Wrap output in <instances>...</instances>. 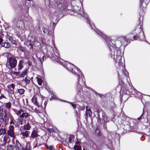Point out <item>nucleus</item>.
<instances>
[{
	"label": "nucleus",
	"mask_w": 150,
	"mask_h": 150,
	"mask_svg": "<svg viewBox=\"0 0 150 150\" xmlns=\"http://www.w3.org/2000/svg\"><path fill=\"white\" fill-rule=\"evenodd\" d=\"M122 38H125V37H123Z\"/></svg>",
	"instance_id": "62"
},
{
	"label": "nucleus",
	"mask_w": 150,
	"mask_h": 150,
	"mask_svg": "<svg viewBox=\"0 0 150 150\" xmlns=\"http://www.w3.org/2000/svg\"><path fill=\"white\" fill-rule=\"evenodd\" d=\"M141 118H142L140 116V117H139V118H138V120H140L141 119Z\"/></svg>",
	"instance_id": "53"
},
{
	"label": "nucleus",
	"mask_w": 150,
	"mask_h": 150,
	"mask_svg": "<svg viewBox=\"0 0 150 150\" xmlns=\"http://www.w3.org/2000/svg\"><path fill=\"white\" fill-rule=\"evenodd\" d=\"M23 150H31L29 148L27 147L25 148H24L23 149Z\"/></svg>",
	"instance_id": "44"
},
{
	"label": "nucleus",
	"mask_w": 150,
	"mask_h": 150,
	"mask_svg": "<svg viewBox=\"0 0 150 150\" xmlns=\"http://www.w3.org/2000/svg\"><path fill=\"white\" fill-rule=\"evenodd\" d=\"M21 118L18 119V122L19 124H20L21 125H22L24 123L25 120H24V119H23V118Z\"/></svg>",
	"instance_id": "17"
},
{
	"label": "nucleus",
	"mask_w": 150,
	"mask_h": 150,
	"mask_svg": "<svg viewBox=\"0 0 150 150\" xmlns=\"http://www.w3.org/2000/svg\"><path fill=\"white\" fill-rule=\"evenodd\" d=\"M99 96H100L101 97H102V96H103L102 95L99 94Z\"/></svg>",
	"instance_id": "57"
},
{
	"label": "nucleus",
	"mask_w": 150,
	"mask_h": 150,
	"mask_svg": "<svg viewBox=\"0 0 150 150\" xmlns=\"http://www.w3.org/2000/svg\"><path fill=\"white\" fill-rule=\"evenodd\" d=\"M137 93L139 95V96H138V97H140L141 96V93Z\"/></svg>",
	"instance_id": "50"
},
{
	"label": "nucleus",
	"mask_w": 150,
	"mask_h": 150,
	"mask_svg": "<svg viewBox=\"0 0 150 150\" xmlns=\"http://www.w3.org/2000/svg\"><path fill=\"white\" fill-rule=\"evenodd\" d=\"M3 98L6 99L7 98L3 94H1L0 96V100Z\"/></svg>",
	"instance_id": "33"
},
{
	"label": "nucleus",
	"mask_w": 150,
	"mask_h": 150,
	"mask_svg": "<svg viewBox=\"0 0 150 150\" xmlns=\"http://www.w3.org/2000/svg\"><path fill=\"white\" fill-rule=\"evenodd\" d=\"M118 76H119V74L118 73Z\"/></svg>",
	"instance_id": "63"
},
{
	"label": "nucleus",
	"mask_w": 150,
	"mask_h": 150,
	"mask_svg": "<svg viewBox=\"0 0 150 150\" xmlns=\"http://www.w3.org/2000/svg\"><path fill=\"white\" fill-rule=\"evenodd\" d=\"M14 129L13 126V125H10L8 127V129L7 131V133L8 135L13 138L15 137Z\"/></svg>",
	"instance_id": "6"
},
{
	"label": "nucleus",
	"mask_w": 150,
	"mask_h": 150,
	"mask_svg": "<svg viewBox=\"0 0 150 150\" xmlns=\"http://www.w3.org/2000/svg\"><path fill=\"white\" fill-rule=\"evenodd\" d=\"M15 38H8L9 41L14 44H16L17 43V41L15 40Z\"/></svg>",
	"instance_id": "21"
},
{
	"label": "nucleus",
	"mask_w": 150,
	"mask_h": 150,
	"mask_svg": "<svg viewBox=\"0 0 150 150\" xmlns=\"http://www.w3.org/2000/svg\"><path fill=\"white\" fill-rule=\"evenodd\" d=\"M28 131H25L24 132H23L21 134L24 137H27L28 136Z\"/></svg>",
	"instance_id": "19"
},
{
	"label": "nucleus",
	"mask_w": 150,
	"mask_h": 150,
	"mask_svg": "<svg viewBox=\"0 0 150 150\" xmlns=\"http://www.w3.org/2000/svg\"><path fill=\"white\" fill-rule=\"evenodd\" d=\"M23 48H22V47H21L20 48V50L22 51H23Z\"/></svg>",
	"instance_id": "54"
},
{
	"label": "nucleus",
	"mask_w": 150,
	"mask_h": 150,
	"mask_svg": "<svg viewBox=\"0 0 150 150\" xmlns=\"http://www.w3.org/2000/svg\"><path fill=\"white\" fill-rule=\"evenodd\" d=\"M47 130L50 133L54 131L53 129L51 128H48Z\"/></svg>",
	"instance_id": "37"
},
{
	"label": "nucleus",
	"mask_w": 150,
	"mask_h": 150,
	"mask_svg": "<svg viewBox=\"0 0 150 150\" xmlns=\"http://www.w3.org/2000/svg\"><path fill=\"white\" fill-rule=\"evenodd\" d=\"M140 1H141L140 0ZM143 1H141L140 4L139 6V7L143 11L144 7L142 5L143 2H142Z\"/></svg>",
	"instance_id": "31"
},
{
	"label": "nucleus",
	"mask_w": 150,
	"mask_h": 150,
	"mask_svg": "<svg viewBox=\"0 0 150 150\" xmlns=\"http://www.w3.org/2000/svg\"><path fill=\"white\" fill-rule=\"evenodd\" d=\"M21 61L19 62V63L18 65V69L19 70L21 69L23 67L22 64L21 63Z\"/></svg>",
	"instance_id": "30"
},
{
	"label": "nucleus",
	"mask_w": 150,
	"mask_h": 150,
	"mask_svg": "<svg viewBox=\"0 0 150 150\" xmlns=\"http://www.w3.org/2000/svg\"><path fill=\"white\" fill-rule=\"evenodd\" d=\"M9 26H8L7 27L8 28H9Z\"/></svg>",
	"instance_id": "60"
},
{
	"label": "nucleus",
	"mask_w": 150,
	"mask_h": 150,
	"mask_svg": "<svg viewBox=\"0 0 150 150\" xmlns=\"http://www.w3.org/2000/svg\"><path fill=\"white\" fill-rule=\"evenodd\" d=\"M98 135H100V134L99 133H98Z\"/></svg>",
	"instance_id": "61"
},
{
	"label": "nucleus",
	"mask_w": 150,
	"mask_h": 150,
	"mask_svg": "<svg viewBox=\"0 0 150 150\" xmlns=\"http://www.w3.org/2000/svg\"><path fill=\"white\" fill-rule=\"evenodd\" d=\"M0 45L1 46L8 48L9 47V44L8 42H3L2 38H0Z\"/></svg>",
	"instance_id": "7"
},
{
	"label": "nucleus",
	"mask_w": 150,
	"mask_h": 150,
	"mask_svg": "<svg viewBox=\"0 0 150 150\" xmlns=\"http://www.w3.org/2000/svg\"><path fill=\"white\" fill-rule=\"evenodd\" d=\"M38 136V134L37 132L35 131H33L32 132L31 137L32 138H35L36 137Z\"/></svg>",
	"instance_id": "20"
},
{
	"label": "nucleus",
	"mask_w": 150,
	"mask_h": 150,
	"mask_svg": "<svg viewBox=\"0 0 150 150\" xmlns=\"http://www.w3.org/2000/svg\"><path fill=\"white\" fill-rule=\"evenodd\" d=\"M1 90L0 89V94H1Z\"/></svg>",
	"instance_id": "58"
},
{
	"label": "nucleus",
	"mask_w": 150,
	"mask_h": 150,
	"mask_svg": "<svg viewBox=\"0 0 150 150\" xmlns=\"http://www.w3.org/2000/svg\"><path fill=\"white\" fill-rule=\"evenodd\" d=\"M0 38H3V36H2V32H0Z\"/></svg>",
	"instance_id": "48"
},
{
	"label": "nucleus",
	"mask_w": 150,
	"mask_h": 150,
	"mask_svg": "<svg viewBox=\"0 0 150 150\" xmlns=\"http://www.w3.org/2000/svg\"><path fill=\"white\" fill-rule=\"evenodd\" d=\"M52 37H53V35H54V34H53V33L52 32Z\"/></svg>",
	"instance_id": "56"
},
{
	"label": "nucleus",
	"mask_w": 150,
	"mask_h": 150,
	"mask_svg": "<svg viewBox=\"0 0 150 150\" xmlns=\"http://www.w3.org/2000/svg\"><path fill=\"white\" fill-rule=\"evenodd\" d=\"M7 64L9 65L11 68L15 67L17 64V61L15 58L13 57H10L8 58Z\"/></svg>",
	"instance_id": "4"
},
{
	"label": "nucleus",
	"mask_w": 150,
	"mask_h": 150,
	"mask_svg": "<svg viewBox=\"0 0 150 150\" xmlns=\"http://www.w3.org/2000/svg\"><path fill=\"white\" fill-rule=\"evenodd\" d=\"M16 27L20 30H23L25 28V24L22 20H18L15 23Z\"/></svg>",
	"instance_id": "5"
},
{
	"label": "nucleus",
	"mask_w": 150,
	"mask_h": 150,
	"mask_svg": "<svg viewBox=\"0 0 150 150\" xmlns=\"http://www.w3.org/2000/svg\"><path fill=\"white\" fill-rule=\"evenodd\" d=\"M36 79L38 84L40 86L41 85L42 82V80L41 79H39L38 77H36Z\"/></svg>",
	"instance_id": "23"
},
{
	"label": "nucleus",
	"mask_w": 150,
	"mask_h": 150,
	"mask_svg": "<svg viewBox=\"0 0 150 150\" xmlns=\"http://www.w3.org/2000/svg\"><path fill=\"white\" fill-rule=\"evenodd\" d=\"M23 81H24L26 84L29 83L30 82V80L28 79L26 77H25Z\"/></svg>",
	"instance_id": "27"
},
{
	"label": "nucleus",
	"mask_w": 150,
	"mask_h": 150,
	"mask_svg": "<svg viewBox=\"0 0 150 150\" xmlns=\"http://www.w3.org/2000/svg\"><path fill=\"white\" fill-rule=\"evenodd\" d=\"M18 92L20 94H23L24 93L25 90L23 88L19 89L18 90Z\"/></svg>",
	"instance_id": "25"
},
{
	"label": "nucleus",
	"mask_w": 150,
	"mask_h": 150,
	"mask_svg": "<svg viewBox=\"0 0 150 150\" xmlns=\"http://www.w3.org/2000/svg\"><path fill=\"white\" fill-rule=\"evenodd\" d=\"M123 72L125 75L127 76L128 73L125 70V68L123 69Z\"/></svg>",
	"instance_id": "35"
},
{
	"label": "nucleus",
	"mask_w": 150,
	"mask_h": 150,
	"mask_svg": "<svg viewBox=\"0 0 150 150\" xmlns=\"http://www.w3.org/2000/svg\"><path fill=\"white\" fill-rule=\"evenodd\" d=\"M0 118L3 120L5 124L8 122V118L7 117L5 111L3 113V115Z\"/></svg>",
	"instance_id": "8"
},
{
	"label": "nucleus",
	"mask_w": 150,
	"mask_h": 150,
	"mask_svg": "<svg viewBox=\"0 0 150 150\" xmlns=\"http://www.w3.org/2000/svg\"><path fill=\"white\" fill-rule=\"evenodd\" d=\"M49 149L51 150L52 149V147L51 146H50L49 147Z\"/></svg>",
	"instance_id": "51"
},
{
	"label": "nucleus",
	"mask_w": 150,
	"mask_h": 150,
	"mask_svg": "<svg viewBox=\"0 0 150 150\" xmlns=\"http://www.w3.org/2000/svg\"><path fill=\"white\" fill-rule=\"evenodd\" d=\"M4 106L8 109H10L11 106V104L10 102H8L4 104Z\"/></svg>",
	"instance_id": "16"
},
{
	"label": "nucleus",
	"mask_w": 150,
	"mask_h": 150,
	"mask_svg": "<svg viewBox=\"0 0 150 150\" xmlns=\"http://www.w3.org/2000/svg\"><path fill=\"white\" fill-rule=\"evenodd\" d=\"M103 118L102 119V121H103L104 122H107L108 121L107 117L105 116H103Z\"/></svg>",
	"instance_id": "29"
},
{
	"label": "nucleus",
	"mask_w": 150,
	"mask_h": 150,
	"mask_svg": "<svg viewBox=\"0 0 150 150\" xmlns=\"http://www.w3.org/2000/svg\"><path fill=\"white\" fill-rule=\"evenodd\" d=\"M47 101H45V102L44 103V105L43 106H42V108H43V109H45V107H46V105H47Z\"/></svg>",
	"instance_id": "38"
},
{
	"label": "nucleus",
	"mask_w": 150,
	"mask_h": 150,
	"mask_svg": "<svg viewBox=\"0 0 150 150\" xmlns=\"http://www.w3.org/2000/svg\"><path fill=\"white\" fill-rule=\"evenodd\" d=\"M122 39L121 40V42L122 44V45H126L129 43L128 42L127 38H122Z\"/></svg>",
	"instance_id": "12"
},
{
	"label": "nucleus",
	"mask_w": 150,
	"mask_h": 150,
	"mask_svg": "<svg viewBox=\"0 0 150 150\" xmlns=\"http://www.w3.org/2000/svg\"><path fill=\"white\" fill-rule=\"evenodd\" d=\"M10 141L8 135H6L3 137V138L2 142L4 143L3 144H6L7 142H9Z\"/></svg>",
	"instance_id": "9"
},
{
	"label": "nucleus",
	"mask_w": 150,
	"mask_h": 150,
	"mask_svg": "<svg viewBox=\"0 0 150 150\" xmlns=\"http://www.w3.org/2000/svg\"><path fill=\"white\" fill-rule=\"evenodd\" d=\"M53 51L54 54L51 55L52 59L59 63L63 64L68 70L72 72L74 74H76L77 80L75 83L77 91V94L80 95V91L82 87L86 86L85 79L82 73L78 68L75 67L73 64L64 62V60L59 58L58 52L56 48H54Z\"/></svg>",
	"instance_id": "1"
},
{
	"label": "nucleus",
	"mask_w": 150,
	"mask_h": 150,
	"mask_svg": "<svg viewBox=\"0 0 150 150\" xmlns=\"http://www.w3.org/2000/svg\"><path fill=\"white\" fill-rule=\"evenodd\" d=\"M27 71L28 69H25L22 72L21 75V76L22 77H24L27 74Z\"/></svg>",
	"instance_id": "22"
},
{
	"label": "nucleus",
	"mask_w": 150,
	"mask_h": 150,
	"mask_svg": "<svg viewBox=\"0 0 150 150\" xmlns=\"http://www.w3.org/2000/svg\"><path fill=\"white\" fill-rule=\"evenodd\" d=\"M15 147H16V146H15L13 148V149L12 150H14V148H15Z\"/></svg>",
	"instance_id": "59"
},
{
	"label": "nucleus",
	"mask_w": 150,
	"mask_h": 150,
	"mask_svg": "<svg viewBox=\"0 0 150 150\" xmlns=\"http://www.w3.org/2000/svg\"><path fill=\"white\" fill-rule=\"evenodd\" d=\"M56 99V97H55V96H52V97L50 99V100H52V99Z\"/></svg>",
	"instance_id": "47"
},
{
	"label": "nucleus",
	"mask_w": 150,
	"mask_h": 150,
	"mask_svg": "<svg viewBox=\"0 0 150 150\" xmlns=\"http://www.w3.org/2000/svg\"><path fill=\"white\" fill-rule=\"evenodd\" d=\"M6 132V129H5L3 128L0 129V135L5 134Z\"/></svg>",
	"instance_id": "26"
},
{
	"label": "nucleus",
	"mask_w": 150,
	"mask_h": 150,
	"mask_svg": "<svg viewBox=\"0 0 150 150\" xmlns=\"http://www.w3.org/2000/svg\"><path fill=\"white\" fill-rule=\"evenodd\" d=\"M99 132V131L98 129H96V132Z\"/></svg>",
	"instance_id": "55"
},
{
	"label": "nucleus",
	"mask_w": 150,
	"mask_h": 150,
	"mask_svg": "<svg viewBox=\"0 0 150 150\" xmlns=\"http://www.w3.org/2000/svg\"><path fill=\"white\" fill-rule=\"evenodd\" d=\"M2 36H3V38H12L8 35L7 33L6 32H2Z\"/></svg>",
	"instance_id": "18"
},
{
	"label": "nucleus",
	"mask_w": 150,
	"mask_h": 150,
	"mask_svg": "<svg viewBox=\"0 0 150 150\" xmlns=\"http://www.w3.org/2000/svg\"><path fill=\"white\" fill-rule=\"evenodd\" d=\"M32 100L33 103L35 105H36L38 106H40V105L37 101V98L36 97H35V96H33L32 99Z\"/></svg>",
	"instance_id": "15"
},
{
	"label": "nucleus",
	"mask_w": 150,
	"mask_h": 150,
	"mask_svg": "<svg viewBox=\"0 0 150 150\" xmlns=\"http://www.w3.org/2000/svg\"><path fill=\"white\" fill-rule=\"evenodd\" d=\"M96 33L102 38H107L106 35L99 30H97Z\"/></svg>",
	"instance_id": "14"
},
{
	"label": "nucleus",
	"mask_w": 150,
	"mask_h": 150,
	"mask_svg": "<svg viewBox=\"0 0 150 150\" xmlns=\"http://www.w3.org/2000/svg\"><path fill=\"white\" fill-rule=\"evenodd\" d=\"M140 19V16L139 15L138 24L137 25L135 29V32L134 33L136 34V35L133 36V38H144L145 37L142 27L143 23L141 22Z\"/></svg>",
	"instance_id": "3"
},
{
	"label": "nucleus",
	"mask_w": 150,
	"mask_h": 150,
	"mask_svg": "<svg viewBox=\"0 0 150 150\" xmlns=\"http://www.w3.org/2000/svg\"><path fill=\"white\" fill-rule=\"evenodd\" d=\"M42 31H43V32L44 33L47 34H48V35H49V34H50V33L48 31V29H47L46 28H43Z\"/></svg>",
	"instance_id": "24"
},
{
	"label": "nucleus",
	"mask_w": 150,
	"mask_h": 150,
	"mask_svg": "<svg viewBox=\"0 0 150 150\" xmlns=\"http://www.w3.org/2000/svg\"><path fill=\"white\" fill-rule=\"evenodd\" d=\"M4 111H3L2 110L0 109V117H1L3 115V113Z\"/></svg>",
	"instance_id": "36"
},
{
	"label": "nucleus",
	"mask_w": 150,
	"mask_h": 150,
	"mask_svg": "<svg viewBox=\"0 0 150 150\" xmlns=\"http://www.w3.org/2000/svg\"><path fill=\"white\" fill-rule=\"evenodd\" d=\"M71 105L74 108H76V105L75 104H73L72 103L70 102V103Z\"/></svg>",
	"instance_id": "39"
},
{
	"label": "nucleus",
	"mask_w": 150,
	"mask_h": 150,
	"mask_svg": "<svg viewBox=\"0 0 150 150\" xmlns=\"http://www.w3.org/2000/svg\"><path fill=\"white\" fill-rule=\"evenodd\" d=\"M45 57L44 56H43L40 59V60L41 62H42V61H44V58Z\"/></svg>",
	"instance_id": "45"
},
{
	"label": "nucleus",
	"mask_w": 150,
	"mask_h": 150,
	"mask_svg": "<svg viewBox=\"0 0 150 150\" xmlns=\"http://www.w3.org/2000/svg\"><path fill=\"white\" fill-rule=\"evenodd\" d=\"M80 142L78 141H76V144L75 145L74 148L75 150H81V148L79 146ZM83 150H85L84 149Z\"/></svg>",
	"instance_id": "10"
},
{
	"label": "nucleus",
	"mask_w": 150,
	"mask_h": 150,
	"mask_svg": "<svg viewBox=\"0 0 150 150\" xmlns=\"http://www.w3.org/2000/svg\"><path fill=\"white\" fill-rule=\"evenodd\" d=\"M15 146H12L11 145H9L7 147V150H12L13 148Z\"/></svg>",
	"instance_id": "28"
},
{
	"label": "nucleus",
	"mask_w": 150,
	"mask_h": 150,
	"mask_svg": "<svg viewBox=\"0 0 150 150\" xmlns=\"http://www.w3.org/2000/svg\"><path fill=\"white\" fill-rule=\"evenodd\" d=\"M10 125H11L12 124H13V125L14 124V122H13V120L12 119L11 120L10 122Z\"/></svg>",
	"instance_id": "40"
},
{
	"label": "nucleus",
	"mask_w": 150,
	"mask_h": 150,
	"mask_svg": "<svg viewBox=\"0 0 150 150\" xmlns=\"http://www.w3.org/2000/svg\"><path fill=\"white\" fill-rule=\"evenodd\" d=\"M74 135H71L66 139L67 142L73 143L74 142Z\"/></svg>",
	"instance_id": "11"
},
{
	"label": "nucleus",
	"mask_w": 150,
	"mask_h": 150,
	"mask_svg": "<svg viewBox=\"0 0 150 150\" xmlns=\"http://www.w3.org/2000/svg\"><path fill=\"white\" fill-rule=\"evenodd\" d=\"M11 87L13 89L14 88L15 85L13 84H12L11 85Z\"/></svg>",
	"instance_id": "43"
},
{
	"label": "nucleus",
	"mask_w": 150,
	"mask_h": 150,
	"mask_svg": "<svg viewBox=\"0 0 150 150\" xmlns=\"http://www.w3.org/2000/svg\"><path fill=\"white\" fill-rule=\"evenodd\" d=\"M10 74L11 75H12V74L15 75H18L19 74V72H16L14 71H11L10 73Z\"/></svg>",
	"instance_id": "32"
},
{
	"label": "nucleus",
	"mask_w": 150,
	"mask_h": 150,
	"mask_svg": "<svg viewBox=\"0 0 150 150\" xmlns=\"http://www.w3.org/2000/svg\"><path fill=\"white\" fill-rule=\"evenodd\" d=\"M27 63L28 65L30 66L32 65V62L29 61H28Z\"/></svg>",
	"instance_id": "42"
},
{
	"label": "nucleus",
	"mask_w": 150,
	"mask_h": 150,
	"mask_svg": "<svg viewBox=\"0 0 150 150\" xmlns=\"http://www.w3.org/2000/svg\"><path fill=\"white\" fill-rule=\"evenodd\" d=\"M16 144L17 145V146H18L19 145H20V143H19L18 141L17 140H16Z\"/></svg>",
	"instance_id": "41"
},
{
	"label": "nucleus",
	"mask_w": 150,
	"mask_h": 150,
	"mask_svg": "<svg viewBox=\"0 0 150 150\" xmlns=\"http://www.w3.org/2000/svg\"><path fill=\"white\" fill-rule=\"evenodd\" d=\"M86 115L87 117L91 116L92 115L91 112L90 110V108L88 106H86Z\"/></svg>",
	"instance_id": "13"
},
{
	"label": "nucleus",
	"mask_w": 150,
	"mask_h": 150,
	"mask_svg": "<svg viewBox=\"0 0 150 150\" xmlns=\"http://www.w3.org/2000/svg\"><path fill=\"white\" fill-rule=\"evenodd\" d=\"M87 21H88V23L90 25L91 27L92 28H93V27L92 26V25L91 23V20L90 19H88V18H87Z\"/></svg>",
	"instance_id": "34"
},
{
	"label": "nucleus",
	"mask_w": 150,
	"mask_h": 150,
	"mask_svg": "<svg viewBox=\"0 0 150 150\" xmlns=\"http://www.w3.org/2000/svg\"><path fill=\"white\" fill-rule=\"evenodd\" d=\"M53 26H54V27H55L56 24V23H53Z\"/></svg>",
	"instance_id": "52"
},
{
	"label": "nucleus",
	"mask_w": 150,
	"mask_h": 150,
	"mask_svg": "<svg viewBox=\"0 0 150 150\" xmlns=\"http://www.w3.org/2000/svg\"><path fill=\"white\" fill-rule=\"evenodd\" d=\"M16 114L20 117L24 118L25 119H27L28 122L26 125H24V129L26 130H29L31 127L30 124L32 123L33 124L35 122V120L33 116L22 109H20L18 111Z\"/></svg>",
	"instance_id": "2"
},
{
	"label": "nucleus",
	"mask_w": 150,
	"mask_h": 150,
	"mask_svg": "<svg viewBox=\"0 0 150 150\" xmlns=\"http://www.w3.org/2000/svg\"><path fill=\"white\" fill-rule=\"evenodd\" d=\"M150 0H141V1H143L145 2V3H147V2H148Z\"/></svg>",
	"instance_id": "49"
},
{
	"label": "nucleus",
	"mask_w": 150,
	"mask_h": 150,
	"mask_svg": "<svg viewBox=\"0 0 150 150\" xmlns=\"http://www.w3.org/2000/svg\"><path fill=\"white\" fill-rule=\"evenodd\" d=\"M13 150H20L19 148L16 146Z\"/></svg>",
	"instance_id": "46"
}]
</instances>
